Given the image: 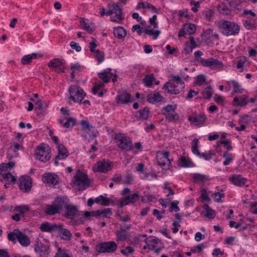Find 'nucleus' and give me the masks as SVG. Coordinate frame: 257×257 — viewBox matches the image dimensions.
<instances>
[{"instance_id": "obj_1", "label": "nucleus", "mask_w": 257, "mask_h": 257, "mask_svg": "<svg viewBox=\"0 0 257 257\" xmlns=\"http://www.w3.org/2000/svg\"><path fill=\"white\" fill-rule=\"evenodd\" d=\"M217 26L220 32L227 37L237 35L240 30L238 24L225 20L218 21Z\"/></svg>"}, {"instance_id": "obj_2", "label": "nucleus", "mask_w": 257, "mask_h": 257, "mask_svg": "<svg viewBox=\"0 0 257 257\" xmlns=\"http://www.w3.org/2000/svg\"><path fill=\"white\" fill-rule=\"evenodd\" d=\"M114 14L115 15L110 17V21L119 23L124 20L122 16V9L118 3H111L108 5L107 16H111Z\"/></svg>"}, {"instance_id": "obj_3", "label": "nucleus", "mask_w": 257, "mask_h": 257, "mask_svg": "<svg viewBox=\"0 0 257 257\" xmlns=\"http://www.w3.org/2000/svg\"><path fill=\"white\" fill-rule=\"evenodd\" d=\"M114 140L116 141L117 146L122 150L128 152L134 149L132 140L122 133L115 134Z\"/></svg>"}, {"instance_id": "obj_4", "label": "nucleus", "mask_w": 257, "mask_h": 257, "mask_svg": "<svg viewBox=\"0 0 257 257\" xmlns=\"http://www.w3.org/2000/svg\"><path fill=\"white\" fill-rule=\"evenodd\" d=\"M73 183L78 187L79 190H84L88 188L90 183V180L88 178L87 174L80 170H77L74 179L72 180Z\"/></svg>"}, {"instance_id": "obj_5", "label": "nucleus", "mask_w": 257, "mask_h": 257, "mask_svg": "<svg viewBox=\"0 0 257 257\" xmlns=\"http://www.w3.org/2000/svg\"><path fill=\"white\" fill-rule=\"evenodd\" d=\"M170 153L168 151H159L157 152L156 157L158 165L162 169L167 171L170 169L172 166L171 162L173 159H169Z\"/></svg>"}, {"instance_id": "obj_6", "label": "nucleus", "mask_w": 257, "mask_h": 257, "mask_svg": "<svg viewBox=\"0 0 257 257\" xmlns=\"http://www.w3.org/2000/svg\"><path fill=\"white\" fill-rule=\"evenodd\" d=\"M176 105L168 104L162 108V114L168 122H176L180 119V115L176 112Z\"/></svg>"}, {"instance_id": "obj_7", "label": "nucleus", "mask_w": 257, "mask_h": 257, "mask_svg": "<svg viewBox=\"0 0 257 257\" xmlns=\"http://www.w3.org/2000/svg\"><path fill=\"white\" fill-rule=\"evenodd\" d=\"M69 93L70 94L69 99L79 104L81 103L82 100L86 95L82 88L75 85H71L69 87Z\"/></svg>"}, {"instance_id": "obj_8", "label": "nucleus", "mask_w": 257, "mask_h": 257, "mask_svg": "<svg viewBox=\"0 0 257 257\" xmlns=\"http://www.w3.org/2000/svg\"><path fill=\"white\" fill-rule=\"evenodd\" d=\"M117 244L114 241H104L95 246V250L98 253H112L116 250Z\"/></svg>"}, {"instance_id": "obj_9", "label": "nucleus", "mask_w": 257, "mask_h": 257, "mask_svg": "<svg viewBox=\"0 0 257 257\" xmlns=\"http://www.w3.org/2000/svg\"><path fill=\"white\" fill-rule=\"evenodd\" d=\"M112 214L111 208H107L103 209H98L95 211H86L84 212V215L86 218L92 216L99 219H104V218H109Z\"/></svg>"}, {"instance_id": "obj_10", "label": "nucleus", "mask_w": 257, "mask_h": 257, "mask_svg": "<svg viewBox=\"0 0 257 257\" xmlns=\"http://www.w3.org/2000/svg\"><path fill=\"white\" fill-rule=\"evenodd\" d=\"M198 140L195 138L191 142V149L193 154L197 156L199 158H203L206 161H209L213 156H215L216 152L214 150H211L208 152L200 153L198 149Z\"/></svg>"}, {"instance_id": "obj_11", "label": "nucleus", "mask_w": 257, "mask_h": 257, "mask_svg": "<svg viewBox=\"0 0 257 257\" xmlns=\"http://www.w3.org/2000/svg\"><path fill=\"white\" fill-rule=\"evenodd\" d=\"M185 86L184 81H167L163 89L167 90L171 94H179Z\"/></svg>"}, {"instance_id": "obj_12", "label": "nucleus", "mask_w": 257, "mask_h": 257, "mask_svg": "<svg viewBox=\"0 0 257 257\" xmlns=\"http://www.w3.org/2000/svg\"><path fill=\"white\" fill-rule=\"evenodd\" d=\"M113 167V163L105 159H102L94 165L93 171L94 172H100L106 173L112 170Z\"/></svg>"}, {"instance_id": "obj_13", "label": "nucleus", "mask_w": 257, "mask_h": 257, "mask_svg": "<svg viewBox=\"0 0 257 257\" xmlns=\"http://www.w3.org/2000/svg\"><path fill=\"white\" fill-rule=\"evenodd\" d=\"M197 61L202 64L204 67H209L212 69L221 70L223 69V64L218 59L211 58L204 59L203 58L197 59Z\"/></svg>"}, {"instance_id": "obj_14", "label": "nucleus", "mask_w": 257, "mask_h": 257, "mask_svg": "<svg viewBox=\"0 0 257 257\" xmlns=\"http://www.w3.org/2000/svg\"><path fill=\"white\" fill-rule=\"evenodd\" d=\"M41 180L50 187H53L55 188H58L57 186L59 183V178L56 174L51 172H45L42 175Z\"/></svg>"}, {"instance_id": "obj_15", "label": "nucleus", "mask_w": 257, "mask_h": 257, "mask_svg": "<svg viewBox=\"0 0 257 257\" xmlns=\"http://www.w3.org/2000/svg\"><path fill=\"white\" fill-rule=\"evenodd\" d=\"M17 184L19 189L24 193H28L31 190L32 187V178L28 176H22L18 180Z\"/></svg>"}, {"instance_id": "obj_16", "label": "nucleus", "mask_w": 257, "mask_h": 257, "mask_svg": "<svg viewBox=\"0 0 257 257\" xmlns=\"http://www.w3.org/2000/svg\"><path fill=\"white\" fill-rule=\"evenodd\" d=\"M116 103L118 105L127 104L134 101L132 94L126 90L118 91V94L115 97Z\"/></svg>"}, {"instance_id": "obj_17", "label": "nucleus", "mask_w": 257, "mask_h": 257, "mask_svg": "<svg viewBox=\"0 0 257 257\" xmlns=\"http://www.w3.org/2000/svg\"><path fill=\"white\" fill-rule=\"evenodd\" d=\"M97 75L101 80H117L118 78L116 70L111 68L103 70Z\"/></svg>"}, {"instance_id": "obj_18", "label": "nucleus", "mask_w": 257, "mask_h": 257, "mask_svg": "<svg viewBox=\"0 0 257 257\" xmlns=\"http://www.w3.org/2000/svg\"><path fill=\"white\" fill-rule=\"evenodd\" d=\"M51 151H46L44 147L39 146L38 147L37 151L35 153V159L40 160L43 162H46L51 158Z\"/></svg>"}, {"instance_id": "obj_19", "label": "nucleus", "mask_w": 257, "mask_h": 257, "mask_svg": "<svg viewBox=\"0 0 257 257\" xmlns=\"http://www.w3.org/2000/svg\"><path fill=\"white\" fill-rule=\"evenodd\" d=\"M49 68H52L57 73L65 72V63L59 59H54L49 61L48 64Z\"/></svg>"}, {"instance_id": "obj_20", "label": "nucleus", "mask_w": 257, "mask_h": 257, "mask_svg": "<svg viewBox=\"0 0 257 257\" xmlns=\"http://www.w3.org/2000/svg\"><path fill=\"white\" fill-rule=\"evenodd\" d=\"M53 202L60 212H61L63 209L65 208L66 205L70 203L69 199L66 195L56 197Z\"/></svg>"}, {"instance_id": "obj_21", "label": "nucleus", "mask_w": 257, "mask_h": 257, "mask_svg": "<svg viewBox=\"0 0 257 257\" xmlns=\"http://www.w3.org/2000/svg\"><path fill=\"white\" fill-rule=\"evenodd\" d=\"M65 209V212L63 214V216L67 219L73 220L76 215L77 214L79 211L77 206L70 204V203L66 205Z\"/></svg>"}, {"instance_id": "obj_22", "label": "nucleus", "mask_w": 257, "mask_h": 257, "mask_svg": "<svg viewBox=\"0 0 257 257\" xmlns=\"http://www.w3.org/2000/svg\"><path fill=\"white\" fill-rule=\"evenodd\" d=\"M49 247L42 243L40 240L36 241L34 245V250L36 253H39L41 256H45L49 253Z\"/></svg>"}, {"instance_id": "obj_23", "label": "nucleus", "mask_w": 257, "mask_h": 257, "mask_svg": "<svg viewBox=\"0 0 257 257\" xmlns=\"http://www.w3.org/2000/svg\"><path fill=\"white\" fill-rule=\"evenodd\" d=\"M229 180L233 184L237 186L242 187L244 185L248 186V185H246L247 182V179L243 177L241 175H232L229 177Z\"/></svg>"}, {"instance_id": "obj_24", "label": "nucleus", "mask_w": 257, "mask_h": 257, "mask_svg": "<svg viewBox=\"0 0 257 257\" xmlns=\"http://www.w3.org/2000/svg\"><path fill=\"white\" fill-rule=\"evenodd\" d=\"M62 226V224H57L56 223H51L50 222H46L41 225L40 228L43 232H52L58 229L59 227Z\"/></svg>"}, {"instance_id": "obj_25", "label": "nucleus", "mask_w": 257, "mask_h": 257, "mask_svg": "<svg viewBox=\"0 0 257 257\" xmlns=\"http://www.w3.org/2000/svg\"><path fill=\"white\" fill-rule=\"evenodd\" d=\"M150 28L151 26H148V27L144 28L143 31L140 29L137 31V33L139 36H141L143 32L145 34L148 36H153L154 39L156 40L161 34V31L158 30H154L153 29H150Z\"/></svg>"}, {"instance_id": "obj_26", "label": "nucleus", "mask_w": 257, "mask_h": 257, "mask_svg": "<svg viewBox=\"0 0 257 257\" xmlns=\"http://www.w3.org/2000/svg\"><path fill=\"white\" fill-rule=\"evenodd\" d=\"M14 231H18L17 239L22 246H28L30 244V238L27 234L20 231L18 229H14Z\"/></svg>"}, {"instance_id": "obj_27", "label": "nucleus", "mask_w": 257, "mask_h": 257, "mask_svg": "<svg viewBox=\"0 0 257 257\" xmlns=\"http://www.w3.org/2000/svg\"><path fill=\"white\" fill-rule=\"evenodd\" d=\"M206 119L207 118L204 114L200 113L195 116L189 115L188 120L195 123L196 125H202Z\"/></svg>"}, {"instance_id": "obj_28", "label": "nucleus", "mask_w": 257, "mask_h": 257, "mask_svg": "<svg viewBox=\"0 0 257 257\" xmlns=\"http://www.w3.org/2000/svg\"><path fill=\"white\" fill-rule=\"evenodd\" d=\"M248 103V96L243 95L240 96V98L237 96L234 97L232 101L233 106L243 107Z\"/></svg>"}, {"instance_id": "obj_29", "label": "nucleus", "mask_w": 257, "mask_h": 257, "mask_svg": "<svg viewBox=\"0 0 257 257\" xmlns=\"http://www.w3.org/2000/svg\"><path fill=\"white\" fill-rule=\"evenodd\" d=\"M177 165L182 168H189L194 167V164L190 159H186L184 156H180L178 158Z\"/></svg>"}, {"instance_id": "obj_30", "label": "nucleus", "mask_w": 257, "mask_h": 257, "mask_svg": "<svg viewBox=\"0 0 257 257\" xmlns=\"http://www.w3.org/2000/svg\"><path fill=\"white\" fill-rule=\"evenodd\" d=\"M192 180L196 184H204L206 181L210 180L209 176L200 173H194L192 174Z\"/></svg>"}, {"instance_id": "obj_31", "label": "nucleus", "mask_w": 257, "mask_h": 257, "mask_svg": "<svg viewBox=\"0 0 257 257\" xmlns=\"http://www.w3.org/2000/svg\"><path fill=\"white\" fill-rule=\"evenodd\" d=\"M149 108L148 107H145L142 109L136 111V117L137 120H147L149 115Z\"/></svg>"}, {"instance_id": "obj_32", "label": "nucleus", "mask_w": 257, "mask_h": 257, "mask_svg": "<svg viewBox=\"0 0 257 257\" xmlns=\"http://www.w3.org/2000/svg\"><path fill=\"white\" fill-rule=\"evenodd\" d=\"M58 150V158L66 159L69 155V153L67 148L63 144H58L57 147Z\"/></svg>"}, {"instance_id": "obj_33", "label": "nucleus", "mask_w": 257, "mask_h": 257, "mask_svg": "<svg viewBox=\"0 0 257 257\" xmlns=\"http://www.w3.org/2000/svg\"><path fill=\"white\" fill-rule=\"evenodd\" d=\"M56 230L58 231V234L61 236L63 240L66 241H69L72 237V234L70 231L66 228H63L62 227H59Z\"/></svg>"}, {"instance_id": "obj_34", "label": "nucleus", "mask_w": 257, "mask_h": 257, "mask_svg": "<svg viewBox=\"0 0 257 257\" xmlns=\"http://www.w3.org/2000/svg\"><path fill=\"white\" fill-rule=\"evenodd\" d=\"M163 99V97L158 92L154 93H150L147 95V101L152 103L161 102Z\"/></svg>"}, {"instance_id": "obj_35", "label": "nucleus", "mask_w": 257, "mask_h": 257, "mask_svg": "<svg viewBox=\"0 0 257 257\" xmlns=\"http://www.w3.org/2000/svg\"><path fill=\"white\" fill-rule=\"evenodd\" d=\"M115 234L117 237V241L126 240L129 236V235L127 234L126 229L123 228V226L121 225H120V230L117 231Z\"/></svg>"}, {"instance_id": "obj_36", "label": "nucleus", "mask_w": 257, "mask_h": 257, "mask_svg": "<svg viewBox=\"0 0 257 257\" xmlns=\"http://www.w3.org/2000/svg\"><path fill=\"white\" fill-rule=\"evenodd\" d=\"M45 213L47 215H54L57 213H60L61 212L53 202L51 205H46Z\"/></svg>"}, {"instance_id": "obj_37", "label": "nucleus", "mask_w": 257, "mask_h": 257, "mask_svg": "<svg viewBox=\"0 0 257 257\" xmlns=\"http://www.w3.org/2000/svg\"><path fill=\"white\" fill-rule=\"evenodd\" d=\"M126 31L122 27L118 26L114 28L113 34L117 39H121L126 36Z\"/></svg>"}, {"instance_id": "obj_38", "label": "nucleus", "mask_w": 257, "mask_h": 257, "mask_svg": "<svg viewBox=\"0 0 257 257\" xmlns=\"http://www.w3.org/2000/svg\"><path fill=\"white\" fill-rule=\"evenodd\" d=\"M96 198L98 199V202H97V204H99L102 206H108L110 204L113 203V201L111 198L105 197L102 195H99Z\"/></svg>"}, {"instance_id": "obj_39", "label": "nucleus", "mask_w": 257, "mask_h": 257, "mask_svg": "<svg viewBox=\"0 0 257 257\" xmlns=\"http://www.w3.org/2000/svg\"><path fill=\"white\" fill-rule=\"evenodd\" d=\"M146 8L151 9L155 13H158L156 8L153 5L148 3L139 2L136 7L137 10H140L141 9H145Z\"/></svg>"}, {"instance_id": "obj_40", "label": "nucleus", "mask_w": 257, "mask_h": 257, "mask_svg": "<svg viewBox=\"0 0 257 257\" xmlns=\"http://www.w3.org/2000/svg\"><path fill=\"white\" fill-rule=\"evenodd\" d=\"M70 70H71L70 77L71 79H74L75 75L80 71V65L77 63L72 64L70 66Z\"/></svg>"}, {"instance_id": "obj_41", "label": "nucleus", "mask_w": 257, "mask_h": 257, "mask_svg": "<svg viewBox=\"0 0 257 257\" xmlns=\"http://www.w3.org/2000/svg\"><path fill=\"white\" fill-rule=\"evenodd\" d=\"M222 157L225 158V161L223 162L224 166H227L233 160V156L231 153H230L228 151L224 152L222 155Z\"/></svg>"}, {"instance_id": "obj_42", "label": "nucleus", "mask_w": 257, "mask_h": 257, "mask_svg": "<svg viewBox=\"0 0 257 257\" xmlns=\"http://www.w3.org/2000/svg\"><path fill=\"white\" fill-rule=\"evenodd\" d=\"M37 54L34 53L25 55L21 59V63L24 65H28L31 62L33 59L37 58Z\"/></svg>"}, {"instance_id": "obj_43", "label": "nucleus", "mask_w": 257, "mask_h": 257, "mask_svg": "<svg viewBox=\"0 0 257 257\" xmlns=\"http://www.w3.org/2000/svg\"><path fill=\"white\" fill-rule=\"evenodd\" d=\"M213 93V89L210 85H209L203 90V98L205 99H210L212 96Z\"/></svg>"}, {"instance_id": "obj_44", "label": "nucleus", "mask_w": 257, "mask_h": 257, "mask_svg": "<svg viewBox=\"0 0 257 257\" xmlns=\"http://www.w3.org/2000/svg\"><path fill=\"white\" fill-rule=\"evenodd\" d=\"M66 119V121L63 124V127L66 128H72L73 127L76 125V119L75 118L70 117Z\"/></svg>"}, {"instance_id": "obj_45", "label": "nucleus", "mask_w": 257, "mask_h": 257, "mask_svg": "<svg viewBox=\"0 0 257 257\" xmlns=\"http://www.w3.org/2000/svg\"><path fill=\"white\" fill-rule=\"evenodd\" d=\"M183 27L184 28L187 34L189 35L193 34L195 32L196 29V25L191 23L185 24L183 25Z\"/></svg>"}, {"instance_id": "obj_46", "label": "nucleus", "mask_w": 257, "mask_h": 257, "mask_svg": "<svg viewBox=\"0 0 257 257\" xmlns=\"http://www.w3.org/2000/svg\"><path fill=\"white\" fill-rule=\"evenodd\" d=\"M14 210L19 212L22 218H24L25 213L28 212L30 210V208L28 205H20L16 206Z\"/></svg>"}, {"instance_id": "obj_47", "label": "nucleus", "mask_w": 257, "mask_h": 257, "mask_svg": "<svg viewBox=\"0 0 257 257\" xmlns=\"http://www.w3.org/2000/svg\"><path fill=\"white\" fill-rule=\"evenodd\" d=\"M214 12L213 10L206 9L202 12V16L208 21H211L214 18Z\"/></svg>"}, {"instance_id": "obj_48", "label": "nucleus", "mask_w": 257, "mask_h": 257, "mask_svg": "<svg viewBox=\"0 0 257 257\" xmlns=\"http://www.w3.org/2000/svg\"><path fill=\"white\" fill-rule=\"evenodd\" d=\"M99 83H94V86L92 89V92L93 94H96L99 90L103 89L105 86V83H108L109 81H100Z\"/></svg>"}, {"instance_id": "obj_49", "label": "nucleus", "mask_w": 257, "mask_h": 257, "mask_svg": "<svg viewBox=\"0 0 257 257\" xmlns=\"http://www.w3.org/2000/svg\"><path fill=\"white\" fill-rule=\"evenodd\" d=\"M69 252L68 249H62L61 247H59L54 257H72V255H69Z\"/></svg>"}, {"instance_id": "obj_50", "label": "nucleus", "mask_w": 257, "mask_h": 257, "mask_svg": "<svg viewBox=\"0 0 257 257\" xmlns=\"http://www.w3.org/2000/svg\"><path fill=\"white\" fill-rule=\"evenodd\" d=\"M233 86V91L235 93H242L244 89L242 87L241 85L239 84L237 81H231Z\"/></svg>"}, {"instance_id": "obj_51", "label": "nucleus", "mask_w": 257, "mask_h": 257, "mask_svg": "<svg viewBox=\"0 0 257 257\" xmlns=\"http://www.w3.org/2000/svg\"><path fill=\"white\" fill-rule=\"evenodd\" d=\"M206 247V243H202L201 244H199L197 245L194 246L193 248H191V252L193 253H201L203 249Z\"/></svg>"}, {"instance_id": "obj_52", "label": "nucleus", "mask_w": 257, "mask_h": 257, "mask_svg": "<svg viewBox=\"0 0 257 257\" xmlns=\"http://www.w3.org/2000/svg\"><path fill=\"white\" fill-rule=\"evenodd\" d=\"M200 215L202 216H205L209 219H213L215 217L216 214L215 211L213 209L210 208L208 209L206 211L205 213H204L203 212H202L200 213Z\"/></svg>"}, {"instance_id": "obj_53", "label": "nucleus", "mask_w": 257, "mask_h": 257, "mask_svg": "<svg viewBox=\"0 0 257 257\" xmlns=\"http://www.w3.org/2000/svg\"><path fill=\"white\" fill-rule=\"evenodd\" d=\"M250 21L243 20L244 27L247 30H251L257 27V22H250Z\"/></svg>"}, {"instance_id": "obj_54", "label": "nucleus", "mask_w": 257, "mask_h": 257, "mask_svg": "<svg viewBox=\"0 0 257 257\" xmlns=\"http://www.w3.org/2000/svg\"><path fill=\"white\" fill-rule=\"evenodd\" d=\"M217 144L223 145L224 148L227 150V151H229V150H231L233 149V147L231 145V142L228 139L221 141H217Z\"/></svg>"}, {"instance_id": "obj_55", "label": "nucleus", "mask_w": 257, "mask_h": 257, "mask_svg": "<svg viewBox=\"0 0 257 257\" xmlns=\"http://www.w3.org/2000/svg\"><path fill=\"white\" fill-rule=\"evenodd\" d=\"M225 195L224 193L220 192H215L212 194V197L213 198L214 201L217 203L223 202L221 198L224 197Z\"/></svg>"}, {"instance_id": "obj_56", "label": "nucleus", "mask_w": 257, "mask_h": 257, "mask_svg": "<svg viewBox=\"0 0 257 257\" xmlns=\"http://www.w3.org/2000/svg\"><path fill=\"white\" fill-rule=\"evenodd\" d=\"M95 53V58L97 60L98 63H102L104 60V52L99 50H97Z\"/></svg>"}, {"instance_id": "obj_57", "label": "nucleus", "mask_w": 257, "mask_h": 257, "mask_svg": "<svg viewBox=\"0 0 257 257\" xmlns=\"http://www.w3.org/2000/svg\"><path fill=\"white\" fill-rule=\"evenodd\" d=\"M130 203H134L137 200H139L141 196L138 193H135L132 194H130L127 196Z\"/></svg>"}, {"instance_id": "obj_58", "label": "nucleus", "mask_w": 257, "mask_h": 257, "mask_svg": "<svg viewBox=\"0 0 257 257\" xmlns=\"http://www.w3.org/2000/svg\"><path fill=\"white\" fill-rule=\"evenodd\" d=\"M218 9L219 13L223 15H229L230 14V10L225 5H220Z\"/></svg>"}, {"instance_id": "obj_59", "label": "nucleus", "mask_w": 257, "mask_h": 257, "mask_svg": "<svg viewBox=\"0 0 257 257\" xmlns=\"http://www.w3.org/2000/svg\"><path fill=\"white\" fill-rule=\"evenodd\" d=\"M179 203V201L178 200H175L171 203L170 207L169 208V212H171L173 211L175 212H178L180 210V208L178 206Z\"/></svg>"}, {"instance_id": "obj_60", "label": "nucleus", "mask_w": 257, "mask_h": 257, "mask_svg": "<svg viewBox=\"0 0 257 257\" xmlns=\"http://www.w3.org/2000/svg\"><path fill=\"white\" fill-rule=\"evenodd\" d=\"M81 24L83 26L84 29L86 30L88 33H92L94 30L95 28L93 27H91L88 23L86 22L85 21H83Z\"/></svg>"}, {"instance_id": "obj_61", "label": "nucleus", "mask_w": 257, "mask_h": 257, "mask_svg": "<svg viewBox=\"0 0 257 257\" xmlns=\"http://www.w3.org/2000/svg\"><path fill=\"white\" fill-rule=\"evenodd\" d=\"M18 231H13L8 233V238L9 241H12L14 243H16L17 235L18 234Z\"/></svg>"}, {"instance_id": "obj_62", "label": "nucleus", "mask_w": 257, "mask_h": 257, "mask_svg": "<svg viewBox=\"0 0 257 257\" xmlns=\"http://www.w3.org/2000/svg\"><path fill=\"white\" fill-rule=\"evenodd\" d=\"M243 59L244 60H242V59H240L237 62L236 68L238 70L239 72H243L244 70V63L245 62V58L244 57Z\"/></svg>"}, {"instance_id": "obj_63", "label": "nucleus", "mask_w": 257, "mask_h": 257, "mask_svg": "<svg viewBox=\"0 0 257 257\" xmlns=\"http://www.w3.org/2000/svg\"><path fill=\"white\" fill-rule=\"evenodd\" d=\"M133 177L131 173L127 174L124 177V179L122 181V184H132L133 182Z\"/></svg>"}, {"instance_id": "obj_64", "label": "nucleus", "mask_w": 257, "mask_h": 257, "mask_svg": "<svg viewBox=\"0 0 257 257\" xmlns=\"http://www.w3.org/2000/svg\"><path fill=\"white\" fill-rule=\"evenodd\" d=\"M80 124L82 130H90L91 128H93V127L89 124L88 120H82L80 121Z\"/></svg>"}]
</instances>
